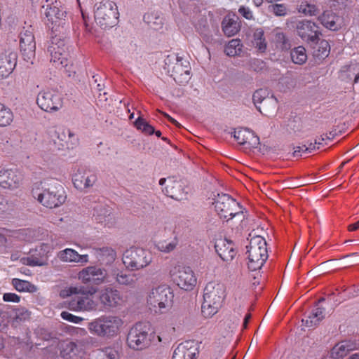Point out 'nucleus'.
Here are the masks:
<instances>
[{
	"mask_svg": "<svg viewBox=\"0 0 359 359\" xmlns=\"http://www.w3.org/2000/svg\"><path fill=\"white\" fill-rule=\"evenodd\" d=\"M124 325L123 320L116 315H102L88 325L89 332L102 338H113L118 335Z\"/></svg>",
	"mask_w": 359,
	"mask_h": 359,
	"instance_id": "nucleus-1",
	"label": "nucleus"
},
{
	"mask_svg": "<svg viewBox=\"0 0 359 359\" xmlns=\"http://www.w3.org/2000/svg\"><path fill=\"white\" fill-rule=\"evenodd\" d=\"M173 292L166 285L153 287L147 297V304L149 309L156 313H164L172 307Z\"/></svg>",
	"mask_w": 359,
	"mask_h": 359,
	"instance_id": "nucleus-2",
	"label": "nucleus"
},
{
	"mask_svg": "<svg viewBox=\"0 0 359 359\" xmlns=\"http://www.w3.org/2000/svg\"><path fill=\"white\" fill-rule=\"evenodd\" d=\"M246 248L248 269L251 271L260 269L269 257L265 239L260 236H254Z\"/></svg>",
	"mask_w": 359,
	"mask_h": 359,
	"instance_id": "nucleus-3",
	"label": "nucleus"
},
{
	"mask_svg": "<svg viewBox=\"0 0 359 359\" xmlns=\"http://www.w3.org/2000/svg\"><path fill=\"white\" fill-rule=\"evenodd\" d=\"M95 20L101 27L106 29L115 26L119 18L116 4L111 0H102L94 6Z\"/></svg>",
	"mask_w": 359,
	"mask_h": 359,
	"instance_id": "nucleus-4",
	"label": "nucleus"
},
{
	"mask_svg": "<svg viewBox=\"0 0 359 359\" xmlns=\"http://www.w3.org/2000/svg\"><path fill=\"white\" fill-rule=\"evenodd\" d=\"M214 200L215 209L220 218L229 221L236 217H239L241 219L245 217V209L229 194H218Z\"/></svg>",
	"mask_w": 359,
	"mask_h": 359,
	"instance_id": "nucleus-5",
	"label": "nucleus"
},
{
	"mask_svg": "<svg viewBox=\"0 0 359 359\" xmlns=\"http://www.w3.org/2000/svg\"><path fill=\"white\" fill-rule=\"evenodd\" d=\"M123 263L130 271H137L148 266L152 260L151 252L137 247L126 250L123 255Z\"/></svg>",
	"mask_w": 359,
	"mask_h": 359,
	"instance_id": "nucleus-6",
	"label": "nucleus"
},
{
	"mask_svg": "<svg viewBox=\"0 0 359 359\" xmlns=\"http://www.w3.org/2000/svg\"><path fill=\"white\" fill-rule=\"evenodd\" d=\"M149 330L148 323L144 322L135 323L130 328L127 336L128 346L134 350H142L148 347L151 343L149 336Z\"/></svg>",
	"mask_w": 359,
	"mask_h": 359,
	"instance_id": "nucleus-7",
	"label": "nucleus"
},
{
	"mask_svg": "<svg viewBox=\"0 0 359 359\" xmlns=\"http://www.w3.org/2000/svg\"><path fill=\"white\" fill-rule=\"evenodd\" d=\"M170 276L173 282L181 289L192 290L197 283V278L191 267L177 264L170 270Z\"/></svg>",
	"mask_w": 359,
	"mask_h": 359,
	"instance_id": "nucleus-8",
	"label": "nucleus"
},
{
	"mask_svg": "<svg viewBox=\"0 0 359 359\" xmlns=\"http://www.w3.org/2000/svg\"><path fill=\"white\" fill-rule=\"evenodd\" d=\"M78 278L84 284L100 285L102 283H113V277L110 275L109 271L97 266L83 269L79 272Z\"/></svg>",
	"mask_w": 359,
	"mask_h": 359,
	"instance_id": "nucleus-9",
	"label": "nucleus"
},
{
	"mask_svg": "<svg viewBox=\"0 0 359 359\" xmlns=\"http://www.w3.org/2000/svg\"><path fill=\"white\" fill-rule=\"evenodd\" d=\"M37 200L43 206L53 208L65 203L66 195L60 184H49L48 188H43L42 193L38 194Z\"/></svg>",
	"mask_w": 359,
	"mask_h": 359,
	"instance_id": "nucleus-10",
	"label": "nucleus"
},
{
	"mask_svg": "<svg viewBox=\"0 0 359 359\" xmlns=\"http://www.w3.org/2000/svg\"><path fill=\"white\" fill-rule=\"evenodd\" d=\"M46 8L44 14L48 27L52 31H57L60 27H63L67 22V12L60 1H54L50 4L43 5Z\"/></svg>",
	"mask_w": 359,
	"mask_h": 359,
	"instance_id": "nucleus-11",
	"label": "nucleus"
},
{
	"mask_svg": "<svg viewBox=\"0 0 359 359\" xmlns=\"http://www.w3.org/2000/svg\"><path fill=\"white\" fill-rule=\"evenodd\" d=\"M38 106L46 112L57 111L62 107V95L54 89L43 90L37 95Z\"/></svg>",
	"mask_w": 359,
	"mask_h": 359,
	"instance_id": "nucleus-12",
	"label": "nucleus"
},
{
	"mask_svg": "<svg viewBox=\"0 0 359 359\" xmlns=\"http://www.w3.org/2000/svg\"><path fill=\"white\" fill-rule=\"evenodd\" d=\"M48 52L50 55V62L57 68L65 67L68 65L67 53L64 40L56 36L51 39L48 47Z\"/></svg>",
	"mask_w": 359,
	"mask_h": 359,
	"instance_id": "nucleus-13",
	"label": "nucleus"
},
{
	"mask_svg": "<svg viewBox=\"0 0 359 359\" xmlns=\"http://www.w3.org/2000/svg\"><path fill=\"white\" fill-rule=\"evenodd\" d=\"M24 175L18 168H3L0 170V187L14 190L19 189L23 184Z\"/></svg>",
	"mask_w": 359,
	"mask_h": 359,
	"instance_id": "nucleus-14",
	"label": "nucleus"
},
{
	"mask_svg": "<svg viewBox=\"0 0 359 359\" xmlns=\"http://www.w3.org/2000/svg\"><path fill=\"white\" fill-rule=\"evenodd\" d=\"M20 50L24 60L32 63L35 57L36 41L31 27L22 31L19 36Z\"/></svg>",
	"mask_w": 359,
	"mask_h": 359,
	"instance_id": "nucleus-15",
	"label": "nucleus"
},
{
	"mask_svg": "<svg viewBox=\"0 0 359 359\" xmlns=\"http://www.w3.org/2000/svg\"><path fill=\"white\" fill-rule=\"evenodd\" d=\"M297 32L298 36L308 43H315L319 40L320 35V28L315 22L303 20L297 23Z\"/></svg>",
	"mask_w": 359,
	"mask_h": 359,
	"instance_id": "nucleus-16",
	"label": "nucleus"
},
{
	"mask_svg": "<svg viewBox=\"0 0 359 359\" xmlns=\"http://www.w3.org/2000/svg\"><path fill=\"white\" fill-rule=\"evenodd\" d=\"M226 296L224 284L215 281L209 282L203 291V300L214 302L216 305H222Z\"/></svg>",
	"mask_w": 359,
	"mask_h": 359,
	"instance_id": "nucleus-17",
	"label": "nucleus"
},
{
	"mask_svg": "<svg viewBox=\"0 0 359 359\" xmlns=\"http://www.w3.org/2000/svg\"><path fill=\"white\" fill-rule=\"evenodd\" d=\"M49 246L42 243L34 250L29 251V255L22 257L20 261L23 264L30 266H44L48 263Z\"/></svg>",
	"mask_w": 359,
	"mask_h": 359,
	"instance_id": "nucleus-18",
	"label": "nucleus"
},
{
	"mask_svg": "<svg viewBox=\"0 0 359 359\" xmlns=\"http://www.w3.org/2000/svg\"><path fill=\"white\" fill-rule=\"evenodd\" d=\"M198 354V343L194 340H188L180 343L175 348L172 359H196Z\"/></svg>",
	"mask_w": 359,
	"mask_h": 359,
	"instance_id": "nucleus-19",
	"label": "nucleus"
},
{
	"mask_svg": "<svg viewBox=\"0 0 359 359\" xmlns=\"http://www.w3.org/2000/svg\"><path fill=\"white\" fill-rule=\"evenodd\" d=\"M99 299L101 304L109 309L120 305L122 297L118 290L107 287L100 291Z\"/></svg>",
	"mask_w": 359,
	"mask_h": 359,
	"instance_id": "nucleus-20",
	"label": "nucleus"
},
{
	"mask_svg": "<svg viewBox=\"0 0 359 359\" xmlns=\"http://www.w3.org/2000/svg\"><path fill=\"white\" fill-rule=\"evenodd\" d=\"M215 248L218 255L224 262L231 261L237 254L235 244L226 238L218 239Z\"/></svg>",
	"mask_w": 359,
	"mask_h": 359,
	"instance_id": "nucleus-21",
	"label": "nucleus"
},
{
	"mask_svg": "<svg viewBox=\"0 0 359 359\" xmlns=\"http://www.w3.org/2000/svg\"><path fill=\"white\" fill-rule=\"evenodd\" d=\"M69 308L76 311H90L95 310L97 304L93 297L82 292L81 295L75 296L69 304Z\"/></svg>",
	"mask_w": 359,
	"mask_h": 359,
	"instance_id": "nucleus-22",
	"label": "nucleus"
},
{
	"mask_svg": "<svg viewBox=\"0 0 359 359\" xmlns=\"http://www.w3.org/2000/svg\"><path fill=\"white\" fill-rule=\"evenodd\" d=\"M17 58L15 52H5L0 55V79L7 78L13 72Z\"/></svg>",
	"mask_w": 359,
	"mask_h": 359,
	"instance_id": "nucleus-23",
	"label": "nucleus"
},
{
	"mask_svg": "<svg viewBox=\"0 0 359 359\" xmlns=\"http://www.w3.org/2000/svg\"><path fill=\"white\" fill-rule=\"evenodd\" d=\"M57 138L61 142L57 149H72L79 144V139L76 135L68 128H59L56 131Z\"/></svg>",
	"mask_w": 359,
	"mask_h": 359,
	"instance_id": "nucleus-24",
	"label": "nucleus"
},
{
	"mask_svg": "<svg viewBox=\"0 0 359 359\" xmlns=\"http://www.w3.org/2000/svg\"><path fill=\"white\" fill-rule=\"evenodd\" d=\"M233 137L240 144H247L257 147L259 144V138L255 133L248 128H239L234 131Z\"/></svg>",
	"mask_w": 359,
	"mask_h": 359,
	"instance_id": "nucleus-25",
	"label": "nucleus"
},
{
	"mask_svg": "<svg viewBox=\"0 0 359 359\" xmlns=\"http://www.w3.org/2000/svg\"><path fill=\"white\" fill-rule=\"evenodd\" d=\"M358 348V344L352 341L345 340L335 344L330 351V358L342 359L350 351Z\"/></svg>",
	"mask_w": 359,
	"mask_h": 359,
	"instance_id": "nucleus-26",
	"label": "nucleus"
},
{
	"mask_svg": "<svg viewBox=\"0 0 359 359\" xmlns=\"http://www.w3.org/2000/svg\"><path fill=\"white\" fill-rule=\"evenodd\" d=\"M238 18L234 13L227 14L222 22V29L224 34L230 37L236 35L241 29Z\"/></svg>",
	"mask_w": 359,
	"mask_h": 359,
	"instance_id": "nucleus-27",
	"label": "nucleus"
},
{
	"mask_svg": "<svg viewBox=\"0 0 359 359\" xmlns=\"http://www.w3.org/2000/svg\"><path fill=\"white\" fill-rule=\"evenodd\" d=\"M324 316L325 309L316 305L310 313L302 319V325L309 328L314 327L320 323Z\"/></svg>",
	"mask_w": 359,
	"mask_h": 359,
	"instance_id": "nucleus-28",
	"label": "nucleus"
},
{
	"mask_svg": "<svg viewBox=\"0 0 359 359\" xmlns=\"http://www.w3.org/2000/svg\"><path fill=\"white\" fill-rule=\"evenodd\" d=\"M57 257L61 261L65 262L87 263L88 262V255H79L71 248L60 251Z\"/></svg>",
	"mask_w": 359,
	"mask_h": 359,
	"instance_id": "nucleus-29",
	"label": "nucleus"
},
{
	"mask_svg": "<svg viewBox=\"0 0 359 359\" xmlns=\"http://www.w3.org/2000/svg\"><path fill=\"white\" fill-rule=\"evenodd\" d=\"M110 275L113 277V283H118L119 285H132L135 284L136 280L135 275L128 274L123 271L118 269H111L109 271Z\"/></svg>",
	"mask_w": 359,
	"mask_h": 359,
	"instance_id": "nucleus-30",
	"label": "nucleus"
},
{
	"mask_svg": "<svg viewBox=\"0 0 359 359\" xmlns=\"http://www.w3.org/2000/svg\"><path fill=\"white\" fill-rule=\"evenodd\" d=\"M318 20L327 29L338 30L341 25L339 23V18L332 11H325L318 17Z\"/></svg>",
	"mask_w": 359,
	"mask_h": 359,
	"instance_id": "nucleus-31",
	"label": "nucleus"
},
{
	"mask_svg": "<svg viewBox=\"0 0 359 359\" xmlns=\"http://www.w3.org/2000/svg\"><path fill=\"white\" fill-rule=\"evenodd\" d=\"M190 66L187 60H184L182 57L177 56L176 63L173 67V73L175 79H180V76H184L183 79L187 81L190 75Z\"/></svg>",
	"mask_w": 359,
	"mask_h": 359,
	"instance_id": "nucleus-32",
	"label": "nucleus"
},
{
	"mask_svg": "<svg viewBox=\"0 0 359 359\" xmlns=\"http://www.w3.org/2000/svg\"><path fill=\"white\" fill-rule=\"evenodd\" d=\"M181 190L182 189L180 182L175 180L172 177H168V184H166L162 191L166 196L180 201L182 199Z\"/></svg>",
	"mask_w": 359,
	"mask_h": 359,
	"instance_id": "nucleus-33",
	"label": "nucleus"
},
{
	"mask_svg": "<svg viewBox=\"0 0 359 359\" xmlns=\"http://www.w3.org/2000/svg\"><path fill=\"white\" fill-rule=\"evenodd\" d=\"M95 220L99 223H104L105 225H109L111 219H113L111 215V210L108 206L97 205L93 208Z\"/></svg>",
	"mask_w": 359,
	"mask_h": 359,
	"instance_id": "nucleus-34",
	"label": "nucleus"
},
{
	"mask_svg": "<svg viewBox=\"0 0 359 359\" xmlns=\"http://www.w3.org/2000/svg\"><path fill=\"white\" fill-rule=\"evenodd\" d=\"M251 43L259 53H264L266 51L267 43L262 28L259 27L254 29Z\"/></svg>",
	"mask_w": 359,
	"mask_h": 359,
	"instance_id": "nucleus-35",
	"label": "nucleus"
},
{
	"mask_svg": "<svg viewBox=\"0 0 359 359\" xmlns=\"http://www.w3.org/2000/svg\"><path fill=\"white\" fill-rule=\"evenodd\" d=\"M60 353L64 359H80L82 358V352L79 350L74 342L67 343Z\"/></svg>",
	"mask_w": 359,
	"mask_h": 359,
	"instance_id": "nucleus-36",
	"label": "nucleus"
},
{
	"mask_svg": "<svg viewBox=\"0 0 359 359\" xmlns=\"http://www.w3.org/2000/svg\"><path fill=\"white\" fill-rule=\"evenodd\" d=\"M144 21L155 30L162 28L163 25V17L155 12L146 13L144 15Z\"/></svg>",
	"mask_w": 359,
	"mask_h": 359,
	"instance_id": "nucleus-37",
	"label": "nucleus"
},
{
	"mask_svg": "<svg viewBox=\"0 0 359 359\" xmlns=\"http://www.w3.org/2000/svg\"><path fill=\"white\" fill-rule=\"evenodd\" d=\"M243 43L240 39H231L225 46L224 51L229 56L239 55L242 52Z\"/></svg>",
	"mask_w": 359,
	"mask_h": 359,
	"instance_id": "nucleus-38",
	"label": "nucleus"
},
{
	"mask_svg": "<svg viewBox=\"0 0 359 359\" xmlns=\"http://www.w3.org/2000/svg\"><path fill=\"white\" fill-rule=\"evenodd\" d=\"M13 121V114L10 108L0 102V127L9 126Z\"/></svg>",
	"mask_w": 359,
	"mask_h": 359,
	"instance_id": "nucleus-39",
	"label": "nucleus"
},
{
	"mask_svg": "<svg viewBox=\"0 0 359 359\" xmlns=\"http://www.w3.org/2000/svg\"><path fill=\"white\" fill-rule=\"evenodd\" d=\"M12 285L18 292H34L36 291V287L27 280L13 278Z\"/></svg>",
	"mask_w": 359,
	"mask_h": 359,
	"instance_id": "nucleus-40",
	"label": "nucleus"
},
{
	"mask_svg": "<svg viewBox=\"0 0 359 359\" xmlns=\"http://www.w3.org/2000/svg\"><path fill=\"white\" fill-rule=\"evenodd\" d=\"M86 176V170L83 167H76L72 174V182L77 189H83V182Z\"/></svg>",
	"mask_w": 359,
	"mask_h": 359,
	"instance_id": "nucleus-41",
	"label": "nucleus"
},
{
	"mask_svg": "<svg viewBox=\"0 0 359 359\" xmlns=\"http://www.w3.org/2000/svg\"><path fill=\"white\" fill-rule=\"evenodd\" d=\"M330 51V47L328 42L326 40H321L314 47L313 55L318 59H324L328 56Z\"/></svg>",
	"mask_w": 359,
	"mask_h": 359,
	"instance_id": "nucleus-42",
	"label": "nucleus"
},
{
	"mask_svg": "<svg viewBox=\"0 0 359 359\" xmlns=\"http://www.w3.org/2000/svg\"><path fill=\"white\" fill-rule=\"evenodd\" d=\"M178 316H172V318H170L169 320H168V322L169 323V325L171 326L169 327L168 330L166 332H163V327H161V330L158 331V341L161 342L163 341H167L170 339L171 335L175 332V325L176 323H174L177 319Z\"/></svg>",
	"mask_w": 359,
	"mask_h": 359,
	"instance_id": "nucleus-43",
	"label": "nucleus"
},
{
	"mask_svg": "<svg viewBox=\"0 0 359 359\" xmlns=\"http://www.w3.org/2000/svg\"><path fill=\"white\" fill-rule=\"evenodd\" d=\"M299 13L306 16H315L319 13L318 6L309 1H302L298 6Z\"/></svg>",
	"mask_w": 359,
	"mask_h": 359,
	"instance_id": "nucleus-44",
	"label": "nucleus"
},
{
	"mask_svg": "<svg viewBox=\"0 0 359 359\" xmlns=\"http://www.w3.org/2000/svg\"><path fill=\"white\" fill-rule=\"evenodd\" d=\"M290 55L292 62L295 64L302 65L307 60L306 49L303 46H298L292 49Z\"/></svg>",
	"mask_w": 359,
	"mask_h": 359,
	"instance_id": "nucleus-45",
	"label": "nucleus"
},
{
	"mask_svg": "<svg viewBox=\"0 0 359 359\" xmlns=\"http://www.w3.org/2000/svg\"><path fill=\"white\" fill-rule=\"evenodd\" d=\"M178 244V239L175 236L172 241L168 242L166 241H158L155 246H156V248L161 252H164V253H169V252H171L172 251H173L177 245Z\"/></svg>",
	"mask_w": 359,
	"mask_h": 359,
	"instance_id": "nucleus-46",
	"label": "nucleus"
},
{
	"mask_svg": "<svg viewBox=\"0 0 359 359\" xmlns=\"http://www.w3.org/2000/svg\"><path fill=\"white\" fill-rule=\"evenodd\" d=\"M222 305H216L214 302H207V300H204L201 307V311L203 315L209 318L216 314Z\"/></svg>",
	"mask_w": 359,
	"mask_h": 359,
	"instance_id": "nucleus-47",
	"label": "nucleus"
},
{
	"mask_svg": "<svg viewBox=\"0 0 359 359\" xmlns=\"http://www.w3.org/2000/svg\"><path fill=\"white\" fill-rule=\"evenodd\" d=\"M135 126L137 130H141L146 135H151L154 133V128L142 117H138L136 119Z\"/></svg>",
	"mask_w": 359,
	"mask_h": 359,
	"instance_id": "nucleus-48",
	"label": "nucleus"
},
{
	"mask_svg": "<svg viewBox=\"0 0 359 359\" xmlns=\"http://www.w3.org/2000/svg\"><path fill=\"white\" fill-rule=\"evenodd\" d=\"M13 236L21 241L32 242L34 240V231L29 229H19L13 232Z\"/></svg>",
	"mask_w": 359,
	"mask_h": 359,
	"instance_id": "nucleus-49",
	"label": "nucleus"
},
{
	"mask_svg": "<svg viewBox=\"0 0 359 359\" xmlns=\"http://www.w3.org/2000/svg\"><path fill=\"white\" fill-rule=\"evenodd\" d=\"M117 355V351L112 347H106L96 352L97 359H116Z\"/></svg>",
	"mask_w": 359,
	"mask_h": 359,
	"instance_id": "nucleus-50",
	"label": "nucleus"
},
{
	"mask_svg": "<svg viewBox=\"0 0 359 359\" xmlns=\"http://www.w3.org/2000/svg\"><path fill=\"white\" fill-rule=\"evenodd\" d=\"M330 138L327 136V134L323 135L320 137L316 138L315 140L314 143H311L308 147H306L305 146H304V147H305L304 150L311 152L312 151H313L315 149H320V146L324 145V144H327L325 142V141L327 140H330Z\"/></svg>",
	"mask_w": 359,
	"mask_h": 359,
	"instance_id": "nucleus-51",
	"label": "nucleus"
},
{
	"mask_svg": "<svg viewBox=\"0 0 359 359\" xmlns=\"http://www.w3.org/2000/svg\"><path fill=\"white\" fill-rule=\"evenodd\" d=\"M269 94V93L266 88H260L257 90L252 96L254 103H262L264 101H266Z\"/></svg>",
	"mask_w": 359,
	"mask_h": 359,
	"instance_id": "nucleus-52",
	"label": "nucleus"
},
{
	"mask_svg": "<svg viewBox=\"0 0 359 359\" xmlns=\"http://www.w3.org/2000/svg\"><path fill=\"white\" fill-rule=\"evenodd\" d=\"M269 10L273 12L276 16H285L287 13V9L283 4H272L269 6Z\"/></svg>",
	"mask_w": 359,
	"mask_h": 359,
	"instance_id": "nucleus-53",
	"label": "nucleus"
},
{
	"mask_svg": "<svg viewBox=\"0 0 359 359\" xmlns=\"http://www.w3.org/2000/svg\"><path fill=\"white\" fill-rule=\"evenodd\" d=\"M60 316L62 319L76 324L80 323L83 320V318L74 316L67 311H62Z\"/></svg>",
	"mask_w": 359,
	"mask_h": 359,
	"instance_id": "nucleus-54",
	"label": "nucleus"
},
{
	"mask_svg": "<svg viewBox=\"0 0 359 359\" xmlns=\"http://www.w3.org/2000/svg\"><path fill=\"white\" fill-rule=\"evenodd\" d=\"M238 13L246 20H252L255 19L252 11L250 10V8L247 6H240V8H238Z\"/></svg>",
	"mask_w": 359,
	"mask_h": 359,
	"instance_id": "nucleus-55",
	"label": "nucleus"
},
{
	"mask_svg": "<svg viewBox=\"0 0 359 359\" xmlns=\"http://www.w3.org/2000/svg\"><path fill=\"white\" fill-rule=\"evenodd\" d=\"M9 323V315L7 311L0 310V331H3Z\"/></svg>",
	"mask_w": 359,
	"mask_h": 359,
	"instance_id": "nucleus-56",
	"label": "nucleus"
},
{
	"mask_svg": "<svg viewBox=\"0 0 359 359\" xmlns=\"http://www.w3.org/2000/svg\"><path fill=\"white\" fill-rule=\"evenodd\" d=\"M3 300L6 302L18 303L20 301V297L15 293L7 292L4 294Z\"/></svg>",
	"mask_w": 359,
	"mask_h": 359,
	"instance_id": "nucleus-57",
	"label": "nucleus"
},
{
	"mask_svg": "<svg viewBox=\"0 0 359 359\" xmlns=\"http://www.w3.org/2000/svg\"><path fill=\"white\" fill-rule=\"evenodd\" d=\"M275 39L277 43L280 44L282 48L286 47L287 41L283 32H276L275 35Z\"/></svg>",
	"mask_w": 359,
	"mask_h": 359,
	"instance_id": "nucleus-58",
	"label": "nucleus"
},
{
	"mask_svg": "<svg viewBox=\"0 0 359 359\" xmlns=\"http://www.w3.org/2000/svg\"><path fill=\"white\" fill-rule=\"evenodd\" d=\"M97 180V177L94 174H90L86 176L84 179L83 189L89 188L93 187Z\"/></svg>",
	"mask_w": 359,
	"mask_h": 359,
	"instance_id": "nucleus-59",
	"label": "nucleus"
},
{
	"mask_svg": "<svg viewBox=\"0 0 359 359\" xmlns=\"http://www.w3.org/2000/svg\"><path fill=\"white\" fill-rule=\"evenodd\" d=\"M249 65L250 67L254 68L255 71H257V69L255 67H254V66L255 65L259 66L260 65H263V62L261 61L260 60L254 58V59H250L249 60Z\"/></svg>",
	"mask_w": 359,
	"mask_h": 359,
	"instance_id": "nucleus-60",
	"label": "nucleus"
},
{
	"mask_svg": "<svg viewBox=\"0 0 359 359\" xmlns=\"http://www.w3.org/2000/svg\"><path fill=\"white\" fill-rule=\"evenodd\" d=\"M7 204V201L4 196L0 194V210H4L6 208Z\"/></svg>",
	"mask_w": 359,
	"mask_h": 359,
	"instance_id": "nucleus-61",
	"label": "nucleus"
},
{
	"mask_svg": "<svg viewBox=\"0 0 359 359\" xmlns=\"http://www.w3.org/2000/svg\"><path fill=\"white\" fill-rule=\"evenodd\" d=\"M251 317H252V316L250 313H247L245 316L243 323V329H246L248 327V325L250 320L251 319Z\"/></svg>",
	"mask_w": 359,
	"mask_h": 359,
	"instance_id": "nucleus-62",
	"label": "nucleus"
},
{
	"mask_svg": "<svg viewBox=\"0 0 359 359\" xmlns=\"http://www.w3.org/2000/svg\"><path fill=\"white\" fill-rule=\"evenodd\" d=\"M348 229L349 231H354L359 229V220L353 224H350L348 227Z\"/></svg>",
	"mask_w": 359,
	"mask_h": 359,
	"instance_id": "nucleus-63",
	"label": "nucleus"
},
{
	"mask_svg": "<svg viewBox=\"0 0 359 359\" xmlns=\"http://www.w3.org/2000/svg\"><path fill=\"white\" fill-rule=\"evenodd\" d=\"M163 115L168 118V120L171 122L172 124L180 127V124L173 118H172L170 116H169L166 113H163Z\"/></svg>",
	"mask_w": 359,
	"mask_h": 359,
	"instance_id": "nucleus-64",
	"label": "nucleus"
}]
</instances>
